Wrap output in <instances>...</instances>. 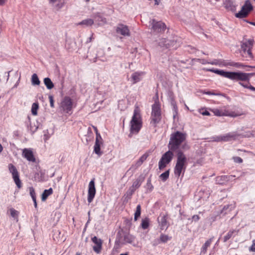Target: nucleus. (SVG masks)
Here are the masks:
<instances>
[{
	"label": "nucleus",
	"instance_id": "nucleus-1",
	"mask_svg": "<svg viewBox=\"0 0 255 255\" xmlns=\"http://www.w3.org/2000/svg\"><path fill=\"white\" fill-rule=\"evenodd\" d=\"M115 243L119 245L130 244L133 247H137L138 245L136 237L130 234L129 231L122 228L117 234Z\"/></svg>",
	"mask_w": 255,
	"mask_h": 255
},
{
	"label": "nucleus",
	"instance_id": "nucleus-2",
	"mask_svg": "<svg viewBox=\"0 0 255 255\" xmlns=\"http://www.w3.org/2000/svg\"><path fill=\"white\" fill-rule=\"evenodd\" d=\"M129 126V137H131L133 134H138L142 127V118L140 111L137 108L134 110L133 116L130 121Z\"/></svg>",
	"mask_w": 255,
	"mask_h": 255
},
{
	"label": "nucleus",
	"instance_id": "nucleus-3",
	"mask_svg": "<svg viewBox=\"0 0 255 255\" xmlns=\"http://www.w3.org/2000/svg\"><path fill=\"white\" fill-rule=\"evenodd\" d=\"M186 134L179 131H176L170 135L168 147L171 151L176 152L180 150L181 144L185 140Z\"/></svg>",
	"mask_w": 255,
	"mask_h": 255
},
{
	"label": "nucleus",
	"instance_id": "nucleus-4",
	"mask_svg": "<svg viewBox=\"0 0 255 255\" xmlns=\"http://www.w3.org/2000/svg\"><path fill=\"white\" fill-rule=\"evenodd\" d=\"M177 161L174 168V173L176 177L179 178L184 176L186 169L187 158L182 150L177 151Z\"/></svg>",
	"mask_w": 255,
	"mask_h": 255
},
{
	"label": "nucleus",
	"instance_id": "nucleus-5",
	"mask_svg": "<svg viewBox=\"0 0 255 255\" xmlns=\"http://www.w3.org/2000/svg\"><path fill=\"white\" fill-rule=\"evenodd\" d=\"M150 119V124H152L154 127L161 121V111L160 105L158 100L155 101L154 104L152 105Z\"/></svg>",
	"mask_w": 255,
	"mask_h": 255
},
{
	"label": "nucleus",
	"instance_id": "nucleus-6",
	"mask_svg": "<svg viewBox=\"0 0 255 255\" xmlns=\"http://www.w3.org/2000/svg\"><path fill=\"white\" fill-rule=\"evenodd\" d=\"M253 43L254 40L251 39L246 40L241 42V55L243 57L246 58L247 60L249 59H251L254 58L252 52Z\"/></svg>",
	"mask_w": 255,
	"mask_h": 255
},
{
	"label": "nucleus",
	"instance_id": "nucleus-7",
	"mask_svg": "<svg viewBox=\"0 0 255 255\" xmlns=\"http://www.w3.org/2000/svg\"><path fill=\"white\" fill-rule=\"evenodd\" d=\"M151 31L155 34L163 33L166 28V25L161 21H157L152 19L149 21Z\"/></svg>",
	"mask_w": 255,
	"mask_h": 255
},
{
	"label": "nucleus",
	"instance_id": "nucleus-8",
	"mask_svg": "<svg viewBox=\"0 0 255 255\" xmlns=\"http://www.w3.org/2000/svg\"><path fill=\"white\" fill-rule=\"evenodd\" d=\"M173 152L169 149L162 155L158 162L159 169L163 170L171 161L174 156Z\"/></svg>",
	"mask_w": 255,
	"mask_h": 255
},
{
	"label": "nucleus",
	"instance_id": "nucleus-9",
	"mask_svg": "<svg viewBox=\"0 0 255 255\" xmlns=\"http://www.w3.org/2000/svg\"><path fill=\"white\" fill-rule=\"evenodd\" d=\"M253 10V6L249 0H246L241 10L235 14V16L238 18L247 17Z\"/></svg>",
	"mask_w": 255,
	"mask_h": 255
},
{
	"label": "nucleus",
	"instance_id": "nucleus-10",
	"mask_svg": "<svg viewBox=\"0 0 255 255\" xmlns=\"http://www.w3.org/2000/svg\"><path fill=\"white\" fill-rule=\"evenodd\" d=\"M255 75V73H244L240 71H235L234 81L239 82H247L249 84L251 78Z\"/></svg>",
	"mask_w": 255,
	"mask_h": 255
},
{
	"label": "nucleus",
	"instance_id": "nucleus-11",
	"mask_svg": "<svg viewBox=\"0 0 255 255\" xmlns=\"http://www.w3.org/2000/svg\"><path fill=\"white\" fill-rule=\"evenodd\" d=\"M73 102L70 97L65 96L61 102L60 108L67 114H72Z\"/></svg>",
	"mask_w": 255,
	"mask_h": 255
},
{
	"label": "nucleus",
	"instance_id": "nucleus-12",
	"mask_svg": "<svg viewBox=\"0 0 255 255\" xmlns=\"http://www.w3.org/2000/svg\"><path fill=\"white\" fill-rule=\"evenodd\" d=\"M93 128H94L96 134V141L94 147V151L99 156H101L103 153L101 151V145L103 144V139L100 133L98 132L97 128L94 126H93Z\"/></svg>",
	"mask_w": 255,
	"mask_h": 255
},
{
	"label": "nucleus",
	"instance_id": "nucleus-13",
	"mask_svg": "<svg viewBox=\"0 0 255 255\" xmlns=\"http://www.w3.org/2000/svg\"><path fill=\"white\" fill-rule=\"evenodd\" d=\"M207 71L214 73L223 77L228 78L232 81H234L235 71H225L223 70L214 68L208 69Z\"/></svg>",
	"mask_w": 255,
	"mask_h": 255
},
{
	"label": "nucleus",
	"instance_id": "nucleus-14",
	"mask_svg": "<svg viewBox=\"0 0 255 255\" xmlns=\"http://www.w3.org/2000/svg\"><path fill=\"white\" fill-rule=\"evenodd\" d=\"M8 169L10 173H11L12 178L18 188L21 187V182L19 179V175L18 171L15 166L12 164L10 163L8 164Z\"/></svg>",
	"mask_w": 255,
	"mask_h": 255
},
{
	"label": "nucleus",
	"instance_id": "nucleus-15",
	"mask_svg": "<svg viewBox=\"0 0 255 255\" xmlns=\"http://www.w3.org/2000/svg\"><path fill=\"white\" fill-rule=\"evenodd\" d=\"M94 180V179L91 180L89 182L88 186L87 200L89 203H90L92 202L96 194V188Z\"/></svg>",
	"mask_w": 255,
	"mask_h": 255
},
{
	"label": "nucleus",
	"instance_id": "nucleus-16",
	"mask_svg": "<svg viewBox=\"0 0 255 255\" xmlns=\"http://www.w3.org/2000/svg\"><path fill=\"white\" fill-rule=\"evenodd\" d=\"M167 214H160L157 218V222L161 230H166L169 227V223L167 221Z\"/></svg>",
	"mask_w": 255,
	"mask_h": 255
},
{
	"label": "nucleus",
	"instance_id": "nucleus-17",
	"mask_svg": "<svg viewBox=\"0 0 255 255\" xmlns=\"http://www.w3.org/2000/svg\"><path fill=\"white\" fill-rule=\"evenodd\" d=\"M116 32L124 36H130V31L128 26L122 23H119L116 28Z\"/></svg>",
	"mask_w": 255,
	"mask_h": 255
},
{
	"label": "nucleus",
	"instance_id": "nucleus-18",
	"mask_svg": "<svg viewBox=\"0 0 255 255\" xmlns=\"http://www.w3.org/2000/svg\"><path fill=\"white\" fill-rule=\"evenodd\" d=\"M235 175H221L217 176L216 178L215 182L216 183L219 185L226 184L229 181L233 179L234 177H235Z\"/></svg>",
	"mask_w": 255,
	"mask_h": 255
},
{
	"label": "nucleus",
	"instance_id": "nucleus-19",
	"mask_svg": "<svg viewBox=\"0 0 255 255\" xmlns=\"http://www.w3.org/2000/svg\"><path fill=\"white\" fill-rule=\"evenodd\" d=\"M91 240L95 244V246L93 247V251L97 254H99L101 252L102 248V240L96 236L92 238Z\"/></svg>",
	"mask_w": 255,
	"mask_h": 255
},
{
	"label": "nucleus",
	"instance_id": "nucleus-20",
	"mask_svg": "<svg viewBox=\"0 0 255 255\" xmlns=\"http://www.w3.org/2000/svg\"><path fill=\"white\" fill-rule=\"evenodd\" d=\"M145 73L142 71H136L133 73L130 77V81L132 84H135L140 82Z\"/></svg>",
	"mask_w": 255,
	"mask_h": 255
},
{
	"label": "nucleus",
	"instance_id": "nucleus-21",
	"mask_svg": "<svg viewBox=\"0 0 255 255\" xmlns=\"http://www.w3.org/2000/svg\"><path fill=\"white\" fill-rule=\"evenodd\" d=\"M240 135L237 132H230L224 135H221L222 142H228L236 140Z\"/></svg>",
	"mask_w": 255,
	"mask_h": 255
},
{
	"label": "nucleus",
	"instance_id": "nucleus-22",
	"mask_svg": "<svg viewBox=\"0 0 255 255\" xmlns=\"http://www.w3.org/2000/svg\"><path fill=\"white\" fill-rule=\"evenodd\" d=\"M22 155L29 161L33 162L35 161L33 152L30 149L24 148L23 150Z\"/></svg>",
	"mask_w": 255,
	"mask_h": 255
},
{
	"label": "nucleus",
	"instance_id": "nucleus-23",
	"mask_svg": "<svg viewBox=\"0 0 255 255\" xmlns=\"http://www.w3.org/2000/svg\"><path fill=\"white\" fill-rule=\"evenodd\" d=\"M212 111L214 113V115L218 117L229 116L231 117H236L237 116V115L234 114V113L233 112L229 113L228 112L226 111L224 112L217 109H214L212 110Z\"/></svg>",
	"mask_w": 255,
	"mask_h": 255
},
{
	"label": "nucleus",
	"instance_id": "nucleus-24",
	"mask_svg": "<svg viewBox=\"0 0 255 255\" xmlns=\"http://www.w3.org/2000/svg\"><path fill=\"white\" fill-rule=\"evenodd\" d=\"M145 178V175H144L143 174H141L139 175L133 182L131 186L132 188H134L135 189H138L141 186Z\"/></svg>",
	"mask_w": 255,
	"mask_h": 255
},
{
	"label": "nucleus",
	"instance_id": "nucleus-25",
	"mask_svg": "<svg viewBox=\"0 0 255 255\" xmlns=\"http://www.w3.org/2000/svg\"><path fill=\"white\" fill-rule=\"evenodd\" d=\"M93 18L95 22L98 23V25H103L107 22L106 18L100 12L94 14Z\"/></svg>",
	"mask_w": 255,
	"mask_h": 255
},
{
	"label": "nucleus",
	"instance_id": "nucleus-26",
	"mask_svg": "<svg viewBox=\"0 0 255 255\" xmlns=\"http://www.w3.org/2000/svg\"><path fill=\"white\" fill-rule=\"evenodd\" d=\"M235 203L225 205L221 210L220 213L221 214L225 215L234 210L235 208Z\"/></svg>",
	"mask_w": 255,
	"mask_h": 255
},
{
	"label": "nucleus",
	"instance_id": "nucleus-27",
	"mask_svg": "<svg viewBox=\"0 0 255 255\" xmlns=\"http://www.w3.org/2000/svg\"><path fill=\"white\" fill-rule=\"evenodd\" d=\"M239 230H232L228 232L226 236L223 238V242L224 243L227 242L229 239L232 238H234L238 234Z\"/></svg>",
	"mask_w": 255,
	"mask_h": 255
},
{
	"label": "nucleus",
	"instance_id": "nucleus-28",
	"mask_svg": "<svg viewBox=\"0 0 255 255\" xmlns=\"http://www.w3.org/2000/svg\"><path fill=\"white\" fill-rule=\"evenodd\" d=\"M213 237L208 239L204 244L203 245L201 249V255H204L206 253L207 248L210 246L212 241H213Z\"/></svg>",
	"mask_w": 255,
	"mask_h": 255
},
{
	"label": "nucleus",
	"instance_id": "nucleus-29",
	"mask_svg": "<svg viewBox=\"0 0 255 255\" xmlns=\"http://www.w3.org/2000/svg\"><path fill=\"white\" fill-rule=\"evenodd\" d=\"M52 193L53 189L52 188L44 190L41 195V200L42 201H45L47 198V197Z\"/></svg>",
	"mask_w": 255,
	"mask_h": 255
},
{
	"label": "nucleus",
	"instance_id": "nucleus-30",
	"mask_svg": "<svg viewBox=\"0 0 255 255\" xmlns=\"http://www.w3.org/2000/svg\"><path fill=\"white\" fill-rule=\"evenodd\" d=\"M144 187L146 188L147 192H151L154 187L151 183V175L148 178L146 182V184Z\"/></svg>",
	"mask_w": 255,
	"mask_h": 255
},
{
	"label": "nucleus",
	"instance_id": "nucleus-31",
	"mask_svg": "<svg viewBox=\"0 0 255 255\" xmlns=\"http://www.w3.org/2000/svg\"><path fill=\"white\" fill-rule=\"evenodd\" d=\"M43 82L47 89L48 90H51L54 87V84L48 77L45 78L43 80Z\"/></svg>",
	"mask_w": 255,
	"mask_h": 255
},
{
	"label": "nucleus",
	"instance_id": "nucleus-32",
	"mask_svg": "<svg viewBox=\"0 0 255 255\" xmlns=\"http://www.w3.org/2000/svg\"><path fill=\"white\" fill-rule=\"evenodd\" d=\"M94 19L91 18H87L83 20L78 23L79 25H84L86 26H91L94 24Z\"/></svg>",
	"mask_w": 255,
	"mask_h": 255
},
{
	"label": "nucleus",
	"instance_id": "nucleus-33",
	"mask_svg": "<svg viewBox=\"0 0 255 255\" xmlns=\"http://www.w3.org/2000/svg\"><path fill=\"white\" fill-rule=\"evenodd\" d=\"M167 44H168L167 45L166 48L176 49L178 46L177 41L174 40L168 39V43Z\"/></svg>",
	"mask_w": 255,
	"mask_h": 255
},
{
	"label": "nucleus",
	"instance_id": "nucleus-34",
	"mask_svg": "<svg viewBox=\"0 0 255 255\" xmlns=\"http://www.w3.org/2000/svg\"><path fill=\"white\" fill-rule=\"evenodd\" d=\"M250 66L245 65L240 62H236L231 61V67H234L237 68H244L245 67H250Z\"/></svg>",
	"mask_w": 255,
	"mask_h": 255
},
{
	"label": "nucleus",
	"instance_id": "nucleus-35",
	"mask_svg": "<svg viewBox=\"0 0 255 255\" xmlns=\"http://www.w3.org/2000/svg\"><path fill=\"white\" fill-rule=\"evenodd\" d=\"M170 169H168L165 171L164 172L161 174L159 176V178L163 182H165L168 178L169 176Z\"/></svg>",
	"mask_w": 255,
	"mask_h": 255
},
{
	"label": "nucleus",
	"instance_id": "nucleus-36",
	"mask_svg": "<svg viewBox=\"0 0 255 255\" xmlns=\"http://www.w3.org/2000/svg\"><path fill=\"white\" fill-rule=\"evenodd\" d=\"M149 226V219L148 218H145L144 219H142L141 221V228L145 230L148 228Z\"/></svg>",
	"mask_w": 255,
	"mask_h": 255
},
{
	"label": "nucleus",
	"instance_id": "nucleus-37",
	"mask_svg": "<svg viewBox=\"0 0 255 255\" xmlns=\"http://www.w3.org/2000/svg\"><path fill=\"white\" fill-rule=\"evenodd\" d=\"M40 80L36 74H33L31 77V83L32 85H39L40 84Z\"/></svg>",
	"mask_w": 255,
	"mask_h": 255
},
{
	"label": "nucleus",
	"instance_id": "nucleus-38",
	"mask_svg": "<svg viewBox=\"0 0 255 255\" xmlns=\"http://www.w3.org/2000/svg\"><path fill=\"white\" fill-rule=\"evenodd\" d=\"M171 239V237L168 236V235L161 234L159 237V241H160L161 243H166L168 241L170 240Z\"/></svg>",
	"mask_w": 255,
	"mask_h": 255
},
{
	"label": "nucleus",
	"instance_id": "nucleus-39",
	"mask_svg": "<svg viewBox=\"0 0 255 255\" xmlns=\"http://www.w3.org/2000/svg\"><path fill=\"white\" fill-rule=\"evenodd\" d=\"M239 84L245 88L248 89L252 91L255 92V87L251 85L250 83L249 84L248 83L247 84L243 82H239Z\"/></svg>",
	"mask_w": 255,
	"mask_h": 255
},
{
	"label": "nucleus",
	"instance_id": "nucleus-40",
	"mask_svg": "<svg viewBox=\"0 0 255 255\" xmlns=\"http://www.w3.org/2000/svg\"><path fill=\"white\" fill-rule=\"evenodd\" d=\"M39 108V104L38 102H35L32 104L31 107V113L33 116L37 115V110Z\"/></svg>",
	"mask_w": 255,
	"mask_h": 255
},
{
	"label": "nucleus",
	"instance_id": "nucleus-41",
	"mask_svg": "<svg viewBox=\"0 0 255 255\" xmlns=\"http://www.w3.org/2000/svg\"><path fill=\"white\" fill-rule=\"evenodd\" d=\"M141 214V206L140 205H138L136 208V211L134 213V221H136L137 219L140 217Z\"/></svg>",
	"mask_w": 255,
	"mask_h": 255
},
{
	"label": "nucleus",
	"instance_id": "nucleus-42",
	"mask_svg": "<svg viewBox=\"0 0 255 255\" xmlns=\"http://www.w3.org/2000/svg\"><path fill=\"white\" fill-rule=\"evenodd\" d=\"M135 190L136 189H135L134 188H132V186H130L126 192L125 195L127 196L126 197L128 199H130Z\"/></svg>",
	"mask_w": 255,
	"mask_h": 255
},
{
	"label": "nucleus",
	"instance_id": "nucleus-43",
	"mask_svg": "<svg viewBox=\"0 0 255 255\" xmlns=\"http://www.w3.org/2000/svg\"><path fill=\"white\" fill-rule=\"evenodd\" d=\"M9 211L11 216L17 221L19 212L13 208L10 209Z\"/></svg>",
	"mask_w": 255,
	"mask_h": 255
},
{
	"label": "nucleus",
	"instance_id": "nucleus-44",
	"mask_svg": "<svg viewBox=\"0 0 255 255\" xmlns=\"http://www.w3.org/2000/svg\"><path fill=\"white\" fill-rule=\"evenodd\" d=\"M231 60H220L219 66L224 67L231 66Z\"/></svg>",
	"mask_w": 255,
	"mask_h": 255
},
{
	"label": "nucleus",
	"instance_id": "nucleus-45",
	"mask_svg": "<svg viewBox=\"0 0 255 255\" xmlns=\"http://www.w3.org/2000/svg\"><path fill=\"white\" fill-rule=\"evenodd\" d=\"M168 39L162 38L159 40L158 45L161 47H164L166 48V46L168 44Z\"/></svg>",
	"mask_w": 255,
	"mask_h": 255
},
{
	"label": "nucleus",
	"instance_id": "nucleus-46",
	"mask_svg": "<svg viewBox=\"0 0 255 255\" xmlns=\"http://www.w3.org/2000/svg\"><path fill=\"white\" fill-rule=\"evenodd\" d=\"M86 136L87 137V138H86L87 142H88L89 140H91L93 138V133L92 131L91 128H88L87 134Z\"/></svg>",
	"mask_w": 255,
	"mask_h": 255
},
{
	"label": "nucleus",
	"instance_id": "nucleus-47",
	"mask_svg": "<svg viewBox=\"0 0 255 255\" xmlns=\"http://www.w3.org/2000/svg\"><path fill=\"white\" fill-rule=\"evenodd\" d=\"M171 105L173 107V110L174 111L173 118H175L178 113V108L174 101H172Z\"/></svg>",
	"mask_w": 255,
	"mask_h": 255
},
{
	"label": "nucleus",
	"instance_id": "nucleus-48",
	"mask_svg": "<svg viewBox=\"0 0 255 255\" xmlns=\"http://www.w3.org/2000/svg\"><path fill=\"white\" fill-rule=\"evenodd\" d=\"M29 191L30 195L32 199H34L35 198H36L35 190L33 188V187H29Z\"/></svg>",
	"mask_w": 255,
	"mask_h": 255
},
{
	"label": "nucleus",
	"instance_id": "nucleus-49",
	"mask_svg": "<svg viewBox=\"0 0 255 255\" xmlns=\"http://www.w3.org/2000/svg\"><path fill=\"white\" fill-rule=\"evenodd\" d=\"M76 43L75 42H72L71 44L69 43L68 40L66 41V47L69 50H71L73 49L74 46H75Z\"/></svg>",
	"mask_w": 255,
	"mask_h": 255
},
{
	"label": "nucleus",
	"instance_id": "nucleus-50",
	"mask_svg": "<svg viewBox=\"0 0 255 255\" xmlns=\"http://www.w3.org/2000/svg\"><path fill=\"white\" fill-rule=\"evenodd\" d=\"M180 146L181 149L183 150H187L190 148V146L186 142H183Z\"/></svg>",
	"mask_w": 255,
	"mask_h": 255
},
{
	"label": "nucleus",
	"instance_id": "nucleus-51",
	"mask_svg": "<svg viewBox=\"0 0 255 255\" xmlns=\"http://www.w3.org/2000/svg\"><path fill=\"white\" fill-rule=\"evenodd\" d=\"M212 140L216 142H222V136L221 135L213 136L212 138Z\"/></svg>",
	"mask_w": 255,
	"mask_h": 255
},
{
	"label": "nucleus",
	"instance_id": "nucleus-52",
	"mask_svg": "<svg viewBox=\"0 0 255 255\" xmlns=\"http://www.w3.org/2000/svg\"><path fill=\"white\" fill-rule=\"evenodd\" d=\"M234 161L236 163H241L243 160L242 158L239 156H235L233 157Z\"/></svg>",
	"mask_w": 255,
	"mask_h": 255
},
{
	"label": "nucleus",
	"instance_id": "nucleus-53",
	"mask_svg": "<svg viewBox=\"0 0 255 255\" xmlns=\"http://www.w3.org/2000/svg\"><path fill=\"white\" fill-rule=\"evenodd\" d=\"M148 155L149 154L147 153H145L139 158L138 160H139L140 161H142V162H143L145 160H146Z\"/></svg>",
	"mask_w": 255,
	"mask_h": 255
},
{
	"label": "nucleus",
	"instance_id": "nucleus-54",
	"mask_svg": "<svg viewBox=\"0 0 255 255\" xmlns=\"http://www.w3.org/2000/svg\"><path fill=\"white\" fill-rule=\"evenodd\" d=\"M49 99L50 101V106L51 108L54 107V101L53 99V97L52 95L49 96Z\"/></svg>",
	"mask_w": 255,
	"mask_h": 255
},
{
	"label": "nucleus",
	"instance_id": "nucleus-55",
	"mask_svg": "<svg viewBox=\"0 0 255 255\" xmlns=\"http://www.w3.org/2000/svg\"><path fill=\"white\" fill-rule=\"evenodd\" d=\"M249 251L252 252H255V240L252 241V245L249 248Z\"/></svg>",
	"mask_w": 255,
	"mask_h": 255
},
{
	"label": "nucleus",
	"instance_id": "nucleus-56",
	"mask_svg": "<svg viewBox=\"0 0 255 255\" xmlns=\"http://www.w3.org/2000/svg\"><path fill=\"white\" fill-rule=\"evenodd\" d=\"M199 112H200V114H201L203 116H210V113H209V112L206 110H203V109L200 110Z\"/></svg>",
	"mask_w": 255,
	"mask_h": 255
},
{
	"label": "nucleus",
	"instance_id": "nucleus-57",
	"mask_svg": "<svg viewBox=\"0 0 255 255\" xmlns=\"http://www.w3.org/2000/svg\"><path fill=\"white\" fill-rule=\"evenodd\" d=\"M220 60L215 59L213 61L208 62V64H210L213 65H219V66Z\"/></svg>",
	"mask_w": 255,
	"mask_h": 255
},
{
	"label": "nucleus",
	"instance_id": "nucleus-58",
	"mask_svg": "<svg viewBox=\"0 0 255 255\" xmlns=\"http://www.w3.org/2000/svg\"><path fill=\"white\" fill-rule=\"evenodd\" d=\"M161 243L160 241H159V238L156 239L152 242V246H156L160 244Z\"/></svg>",
	"mask_w": 255,
	"mask_h": 255
},
{
	"label": "nucleus",
	"instance_id": "nucleus-59",
	"mask_svg": "<svg viewBox=\"0 0 255 255\" xmlns=\"http://www.w3.org/2000/svg\"><path fill=\"white\" fill-rule=\"evenodd\" d=\"M192 221H194L195 222H197L199 220L200 217L198 215H195L192 216Z\"/></svg>",
	"mask_w": 255,
	"mask_h": 255
},
{
	"label": "nucleus",
	"instance_id": "nucleus-60",
	"mask_svg": "<svg viewBox=\"0 0 255 255\" xmlns=\"http://www.w3.org/2000/svg\"><path fill=\"white\" fill-rule=\"evenodd\" d=\"M203 94L208 95H215V92H214L213 91H207V92L204 91Z\"/></svg>",
	"mask_w": 255,
	"mask_h": 255
},
{
	"label": "nucleus",
	"instance_id": "nucleus-61",
	"mask_svg": "<svg viewBox=\"0 0 255 255\" xmlns=\"http://www.w3.org/2000/svg\"><path fill=\"white\" fill-rule=\"evenodd\" d=\"M142 163L143 162H142V161H140L139 160H138L135 163V166L136 167H138L140 166Z\"/></svg>",
	"mask_w": 255,
	"mask_h": 255
},
{
	"label": "nucleus",
	"instance_id": "nucleus-62",
	"mask_svg": "<svg viewBox=\"0 0 255 255\" xmlns=\"http://www.w3.org/2000/svg\"><path fill=\"white\" fill-rule=\"evenodd\" d=\"M189 47H190V49H191V50H189V51L190 53H195L196 51H197L196 49L195 48H194V47H190V46H189Z\"/></svg>",
	"mask_w": 255,
	"mask_h": 255
},
{
	"label": "nucleus",
	"instance_id": "nucleus-63",
	"mask_svg": "<svg viewBox=\"0 0 255 255\" xmlns=\"http://www.w3.org/2000/svg\"><path fill=\"white\" fill-rule=\"evenodd\" d=\"M38 128V127H35L34 128H33L31 127L30 128V130L32 132V133H34L37 129Z\"/></svg>",
	"mask_w": 255,
	"mask_h": 255
},
{
	"label": "nucleus",
	"instance_id": "nucleus-64",
	"mask_svg": "<svg viewBox=\"0 0 255 255\" xmlns=\"http://www.w3.org/2000/svg\"><path fill=\"white\" fill-rule=\"evenodd\" d=\"M215 96H221L223 97H226V94L222 93H215Z\"/></svg>",
	"mask_w": 255,
	"mask_h": 255
}]
</instances>
